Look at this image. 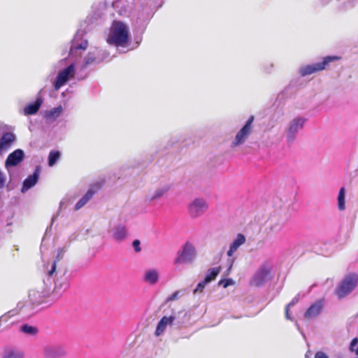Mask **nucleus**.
<instances>
[{
  "label": "nucleus",
  "instance_id": "nucleus-3",
  "mask_svg": "<svg viewBox=\"0 0 358 358\" xmlns=\"http://www.w3.org/2000/svg\"><path fill=\"white\" fill-rule=\"evenodd\" d=\"M129 39L127 27L122 22H115L110 31L107 42L116 46H125Z\"/></svg>",
  "mask_w": 358,
  "mask_h": 358
},
{
  "label": "nucleus",
  "instance_id": "nucleus-15",
  "mask_svg": "<svg viewBox=\"0 0 358 358\" xmlns=\"http://www.w3.org/2000/svg\"><path fill=\"white\" fill-rule=\"evenodd\" d=\"M254 116L249 117L243 127L238 131L236 135L235 140L233 142V145H239L245 142L248 136L250 135L252 130V124L254 121Z\"/></svg>",
  "mask_w": 358,
  "mask_h": 358
},
{
  "label": "nucleus",
  "instance_id": "nucleus-25",
  "mask_svg": "<svg viewBox=\"0 0 358 358\" xmlns=\"http://www.w3.org/2000/svg\"><path fill=\"white\" fill-rule=\"evenodd\" d=\"M16 140V136L12 132H6L0 138V149L6 150L10 147Z\"/></svg>",
  "mask_w": 358,
  "mask_h": 358
},
{
  "label": "nucleus",
  "instance_id": "nucleus-44",
  "mask_svg": "<svg viewBox=\"0 0 358 358\" xmlns=\"http://www.w3.org/2000/svg\"><path fill=\"white\" fill-rule=\"evenodd\" d=\"M358 338H354L350 343L349 349L350 351L354 350L358 346Z\"/></svg>",
  "mask_w": 358,
  "mask_h": 358
},
{
  "label": "nucleus",
  "instance_id": "nucleus-2",
  "mask_svg": "<svg viewBox=\"0 0 358 358\" xmlns=\"http://www.w3.org/2000/svg\"><path fill=\"white\" fill-rule=\"evenodd\" d=\"M63 249L59 248L57 255L48 271V277L43 280L46 289L43 296L51 294L60 296L69 287V274L66 266L57 265L63 257Z\"/></svg>",
  "mask_w": 358,
  "mask_h": 358
},
{
  "label": "nucleus",
  "instance_id": "nucleus-52",
  "mask_svg": "<svg viewBox=\"0 0 358 358\" xmlns=\"http://www.w3.org/2000/svg\"><path fill=\"white\" fill-rule=\"evenodd\" d=\"M66 59H67V57H65V58H64V59H60V60L58 62V65H59V66H60V65H62V64H63V63L66 62Z\"/></svg>",
  "mask_w": 358,
  "mask_h": 358
},
{
  "label": "nucleus",
  "instance_id": "nucleus-30",
  "mask_svg": "<svg viewBox=\"0 0 358 358\" xmlns=\"http://www.w3.org/2000/svg\"><path fill=\"white\" fill-rule=\"evenodd\" d=\"M221 268L218 267H213L208 268L206 271L204 279L208 284L210 283L216 279L219 273H220Z\"/></svg>",
  "mask_w": 358,
  "mask_h": 358
},
{
  "label": "nucleus",
  "instance_id": "nucleus-36",
  "mask_svg": "<svg viewBox=\"0 0 358 358\" xmlns=\"http://www.w3.org/2000/svg\"><path fill=\"white\" fill-rule=\"evenodd\" d=\"M76 79L78 80H83L86 79L89 76V72H85V69H82V64L80 66V69L78 72L76 71Z\"/></svg>",
  "mask_w": 358,
  "mask_h": 358
},
{
  "label": "nucleus",
  "instance_id": "nucleus-59",
  "mask_svg": "<svg viewBox=\"0 0 358 358\" xmlns=\"http://www.w3.org/2000/svg\"><path fill=\"white\" fill-rule=\"evenodd\" d=\"M357 278H358V277H357Z\"/></svg>",
  "mask_w": 358,
  "mask_h": 358
},
{
  "label": "nucleus",
  "instance_id": "nucleus-27",
  "mask_svg": "<svg viewBox=\"0 0 358 358\" xmlns=\"http://www.w3.org/2000/svg\"><path fill=\"white\" fill-rule=\"evenodd\" d=\"M289 217L285 215L280 217L275 222L271 223L270 226V231L268 233L278 234L284 227L285 223L287 222Z\"/></svg>",
  "mask_w": 358,
  "mask_h": 358
},
{
  "label": "nucleus",
  "instance_id": "nucleus-32",
  "mask_svg": "<svg viewBox=\"0 0 358 358\" xmlns=\"http://www.w3.org/2000/svg\"><path fill=\"white\" fill-rule=\"evenodd\" d=\"M341 11H346L355 7L358 0H336Z\"/></svg>",
  "mask_w": 358,
  "mask_h": 358
},
{
  "label": "nucleus",
  "instance_id": "nucleus-4",
  "mask_svg": "<svg viewBox=\"0 0 358 358\" xmlns=\"http://www.w3.org/2000/svg\"><path fill=\"white\" fill-rule=\"evenodd\" d=\"M109 56L110 53L105 49L99 48L91 49L83 58L82 69L95 67L103 62L107 61Z\"/></svg>",
  "mask_w": 358,
  "mask_h": 358
},
{
  "label": "nucleus",
  "instance_id": "nucleus-41",
  "mask_svg": "<svg viewBox=\"0 0 358 358\" xmlns=\"http://www.w3.org/2000/svg\"><path fill=\"white\" fill-rule=\"evenodd\" d=\"M208 285L206 281L205 280H203L200 281L195 289L193 290V293L195 294L197 292H203V289H205L206 286Z\"/></svg>",
  "mask_w": 358,
  "mask_h": 358
},
{
  "label": "nucleus",
  "instance_id": "nucleus-5",
  "mask_svg": "<svg viewBox=\"0 0 358 358\" xmlns=\"http://www.w3.org/2000/svg\"><path fill=\"white\" fill-rule=\"evenodd\" d=\"M152 8L146 10L147 14L138 10V14L136 20L134 22V41L137 46L141 43L143 34L145 32L148 22L151 17Z\"/></svg>",
  "mask_w": 358,
  "mask_h": 358
},
{
  "label": "nucleus",
  "instance_id": "nucleus-24",
  "mask_svg": "<svg viewBox=\"0 0 358 358\" xmlns=\"http://www.w3.org/2000/svg\"><path fill=\"white\" fill-rule=\"evenodd\" d=\"M143 280L151 285L157 284L159 280V273L155 268L147 269L142 278Z\"/></svg>",
  "mask_w": 358,
  "mask_h": 358
},
{
  "label": "nucleus",
  "instance_id": "nucleus-58",
  "mask_svg": "<svg viewBox=\"0 0 358 358\" xmlns=\"http://www.w3.org/2000/svg\"><path fill=\"white\" fill-rule=\"evenodd\" d=\"M296 326H297L298 329H299V324H296Z\"/></svg>",
  "mask_w": 358,
  "mask_h": 358
},
{
  "label": "nucleus",
  "instance_id": "nucleus-56",
  "mask_svg": "<svg viewBox=\"0 0 358 358\" xmlns=\"http://www.w3.org/2000/svg\"><path fill=\"white\" fill-rule=\"evenodd\" d=\"M305 358H311V357L309 356L308 354H306Z\"/></svg>",
  "mask_w": 358,
  "mask_h": 358
},
{
  "label": "nucleus",
  "instance_id": "nucleus-20",
  "mask_svg": "<svg viewBox=\"0 0 358 358\" xmlns=\"http://www.w3.org/2000/svg\"><path fill=\"white\" fill-rule=\"evenodd\" d=\"M110 232L113 238L117 242H122L126 240L129 235L127 227L121 224L114 226Z\"/></svg>",
  "mask_w": 358,
  "mask_h": 358
},
{
  "label": "nucleus",
  "instance_id": "nucleus-31",
  "mask_svg": "<svg viewBox=\"0 0 358 358\" xmlns=\"http://www.w3.org/2000/svg\"><path fill=\"white\" fill-rule=\"evenodd\" d=\"M63 108L61 105L55 107L49 110H46L44 117L47 120H55L62 113Z\"/></svg>",
  "mask_w": 358,
  "mask_h": 358
},
{
  "label": "nucleus",
  "instance_id": "nucleus-6",
  "mask_svg": "<svg viewBox=\"0 0 358 358\" xmlns=\"http://www.w3.org/2000/svg\"><path fill=\"white\" fill-rule=\"evenodd\" d=\"M45 290L47 289L45 287V289L41 292L42 297H44L43 292H44ZM41 296L39 292H34L32 294L29 293V301L24 303H19L17 304V308L19 309L20 313L26 317H29L31 315H34L36 313V306H38L39 304L43 303V300L41 299ZM46 296H47L45 297Z\"/></svg>",
  "mask_w": 358,
  "mask_h": 358
},
{
  "label": "nucleus",
  "instance_id": "nucleus-8",
  "mask_svg": "<svg viewBox=\"0 0 358 358\" xmlns=\"http://www.w3.org/2000/svg\"><path fill=\"white\" fill-rule=\"evenodd\" d=\"M338 59L339 57L337 56L329 55L324 57L321 62L301 66L298 70V73L302 77L311 75L325 69L329 63Z\"/></svg>",
  "mask_w": 358,
  "mask_h": 358
},
{
  "label": "nucleus",
  "instance_id": "nucleus-42",
  "mask_svg": "<svg viewBox=\"0 0 358 358\" xmlns=\"http://www.w3.org/2000/svg\"><path fill=\"white\" fill-rule=\"evenodd\" d=\"M132 247L136 252H140L141 251V241L139 239H135L132 241Z\"/></svg>",
  "mask_w": 358,
  "mask_h": 358
},
{
  "label": "nucleus",
  "instance_id": "nucleus-49",
  "mask_svg": "<svg viewBox=\"0 0 358 358\" xmlns=\"http://www.w3.org/2000/svg\"><path fill=\"white\" fill-rule=\"evenodd\" d=\"M291 89H292V83L287 87H285V89L282 92V93L280 94H282V96L287 95Z\"/></svg>",
  "mask_w": 358,
  "mask_h": 358
},
{
  "label": "nucleus",
  "instance_id": "nucleus-55",
  "mask_svg": "<svg viewBox=\"0 0 358 358\" xmlns=\"http://www.w3.org/2000/svg\"><path fill=\"white\" fill-rule=\"evenodd\" d=\"M352 352H355V354L358 356V346L354 350H352Z\"/></svg>",
  "mask_w": 358,
  "mask_h": 358
},
{
  "label": "nucleus",
  "instance_id": "nucleus-23",
  "mask_svg": "<svg viewBox=\"0 0 358 358\" xmlns=\"http://www.w3.org/2000/svg\"><path fill=\"white\" fill-rule=\"evenodd\" d=\"M181 315H183V317L186 315V313H183L182 311L174 312L171 311V314L169 316L170 319V327H173L176 329H180L184 324L185 321L181 317Z\"/></svg>",
  "mask_w": 358,
  "mask_h": 358
},
{
  "label": "nucleus",
  "instance_id": "nucleus-45",
  "mask_svg": "<svg viewBox=\"0 0 358 358\" xmlns=\"http://www.w3.org/2000/svg\"><path fill=\"white\" fill-rule=\"evenodd\" d=\"M299 296H300V294L299 293L298 294H296L293 299L287 305L288 306V307H292L294 306L296 303H298L299 300Z\"/></svg>",
  "mask_w": 358,
  "mask_h": 358
},
{
  "label": "nucleus",
  "instance_id": "nucleus-21",
  "mask_svg": "<svg viewBox=\"0 0 358 358\" xmlns=\"http://www.w3.org/2000/svg\"><path fill=\"white\" fill-rule=\"evenodd\" d=\"M41 90L38 93L36 100L28 103L24 108V114L25 115H32L38 113L43 102V99L41 95Z\"/></svg>",
  "mask_w": 358,
  "mask_h": 358
},
{
  "label": "nucleus",
  "instance_id": "nucleus-13",
  "mask_svg": "<svg viewBox=\"0 0 358 358\" xmlns=\"http://www.w3.org/2000/svg\"><path fill=\"white\" fill-rule=\"evenodd\" d=\"M208 206L206 201L203 198H195L188 204L187 210L192 218L201 216L208 210Z\"/></svg>",
  "mask_w": 358,
  "mask_h": 358
},
{
  "label": "nucleus",
  "instance_id": "nucleus-28",
  "mask_svg": "<svg viewBox=\"0 0 358 358\" xmlns=\"http://www.w3.org/2000/svg\"><path fill=\"white\" fill-rule=\"evenodd\" d=\"M170 319L171 318H169V316L167 315H164L162 317V319L159 321L155 329V334L156 336H159L162 335L165 331L166 327L168 325L170 326Z\"/></svg>",
  "mask_w": 358,
  "mask_h": 358
},
{
  "label": "nucleus",
  "instance_id": "nucleus-54",
  "mask_svg": "<svg viewBox=\"0 0 358 358\" xmlns=\"http://www.w3.org/2000/svg\"><path fill=\"white\" fill-rule=\"evenodd\" d=\"M65 92H66V93L68 95H69V94H72V93H73V91H72L71 90H70V89H66V90H65Z\"/></svg>",
  "mask_w": 358,
  "mask_h": 358
},
{
  "label": "nucleus",
  "instance_id": "nucleus-39",
  "mask_svg": "<svg viewBox=\"0 0 358 358\" xmlns=\"http://www.w3.org/2000/svg\"><path fill=\"white\" fill-rule=\"evenodd\" d=\"M2 358H23V355L20 352L10 351L6 352Z\"/></svg>",
  "mask_w": 358,
  "mask_h": 358
},
{
  "label": "nucleus",
  "instance_id": "nucleus-35",
  "mask_svg": "<svg viewBox=\"0 0 358 358\" xmlns=\"http://www.w3.org/2000/svg\"><path fill=\"white\" fill-rule=\"evenodd\" d=\"M261 70L263 73L271 74L274 71V64L273 63H264L261 66Z\"/></svg>",
  "mask_w": 358,
  "mask_h": 358
},
{
  "label": "nucleus",
  "instance_id": "nucleus-50",
  "mask_svg": "<svg viewBox=\"0 0 358 358\" xmlns=\"http://www.w3.org/2000/svg\"><path fill=\"white\" fill-rule=\"evenodd\" d=\"M289 308L290 307H288V306H286L285 307V317L287 319V320H292V317L289 315Z\"/></svg>",
  "mask_w": 358,
  "mask_h": 358
},
{
  "label": "nucleus",
  "instance_id": "nucleus-47",
  "mask_svg": "<svg viewBox=\"0 0 358 358\" xmlns=\"http://www.w3.org/2000/svg\"><path fill=\"white\" fill-rule=\"evenodd\" d=\"M315 358H329V357L324 352L318 351L315 354Z\"/></svg>",
  "mask_w": 358,
  "mask_h": 358
},
{
  "label": "nucleus",
  "instance_id": "nucleus-1",
  "mask_svg": "<svg viewBox=\"0 0 358 358\" xmlns=\"http://www.w3.org/2000/svg\"><path fill=\"white\" fill-rule=\"evenodd\" d=\"M84 34L85 31L79 29L70 41L68 57L74 59V62L58 71L52 83L55 91H58L72 78L76 76V62H77L78 58L80 57L82 51L85 50L88 46L87 40L83 38ZM68 46L69 44L64 47L62 52V55L68 52Z\"/></svg>",
  "mask_w": 358,
  "mask_h": 358
},
{
  "label": "nucleus",
  "instance_id": "nucleus-33",
  "mask_svg": "<svg viewBox=\"0 0 358 358\" xmlns=\"http://www.w3.org/2000/svg\"><path fill=\"white\" fill-rule=\"evenodd\" d=\"M61 157V152L59 150H52L49 152L48 157V164L52 167L55 166Z\"/></svg>",
  "mask_w": 358,
  "mask_h": 358
},
{
  "label": "nucleus",
  "instance_id": "nucleus-38",
  "mask_svg": "<svg viewBox=\"0 0 358 358\" xmlns=\"http://www.w3.org/2000/svg\"><path fill=\"white\" fill-rule=\"evenodd\" d=\"M64 204V201H62L59 203V210L57 211V213H56V215H54L52 217V220H51V222H50V224L49 227H47L46 229V231H45V235H47L49 232H50L51 231V229H52V226L53 224V222H55V220L57 218L58 215H59L60 213V210H61V208H62V205Z\"/></svg>",
  "mask_w": 358,
  "mask_h": 358
},
{
  "label": "nucleus",
  "instance_id": "nucleus-26",
  "mask_svg": "<svg viewBox=\"0 0 358 358\" xmlns=\"http://www.w3.org/2000/svg\"><path fill=\"white\" fill-rule=\"evenodd\" d=\"M245 242V237L242 234H238L236 238L229 245V249L227 251V256L231 257L238 248Z\"/></svg>",
  "mask_w": 358,
  "mask_h": 358
},
{
  "label": "nucleus",
  "instance_id": "nucleus-51",
  "mask_svg": "<svg viewBox=\"0 0 358 358\" xmlns=\"http://www.w3.org/2000/svg\"><path fill=\"white\" fill-rule=\"evenodd\" d=\"M68 94L66 93V92H63L61 94L62 99H63V101L64 102L67 101L69 99H70V96H66Z\"/></svg>",
  "mask_w": 358,
  "mask_h": 358
},
{
  "label": "nucleus",
  "instance_id": "nucleus-14",
  "mask_svg": "<svg viewBox=\"0 0 358 358\" xmlns=\"http://www.w3.org/2000/svg\"><path fill=\"white\" fill-rule=\"evenodd\" d=\"M24 159V152L22 149H16L8 155L5 161V168L7 169L10 178L11 174L10 169L20 164Z\"/></svg>",
  "mask_w": 358,
  "mask_h": 358
},
{
  "label": "nucleus",
  "instance_id": "nucleus-22",
  "mask_svg": "<svg viewBox=\"0 0 358 358\" xmlns=\"http://www.w3.org/2000/svg\"><path fill=\"white\" fill-rule=\"evenodd\" d=\"M324 306L323 299H318L315 303L311 304L310 307L304 313V317L306 319H313L317 316L322 312Z\"/></svg>",
  "mask_w": 358,
  "mask_h": 358
},
{
  "label": "nucleus",
  "instance_id": "nucleus-48",
  "mask_svg": "<svg viewBox=\"0 0 358 358\" xmlns=\"http://www.w3.org/2000/svg\"><path fill=\"white\" fill-rule=\"evenodd\" d=\"M234 259H229L227 260V263H228L229 266H228V268H227V270L226 271V275H228L229 273V272H230V271H231V269L232 268V266H233V264H234Z\"/></svg>",
  "mask_w": 358,
  "mask_h": 358
},
{
  "label": "nucleus",
  "instance_id": "nucleus-53",
  "mask_svg": "<svg viewBox=\"0 0 358 358\" xmlns=\"http://www.w3.org/2000/svg\"><path fill=\"white\" fill-rule=\"evenodd\" d=\"M331 0H321V3L323 4V5H327L328 4L329 2H330Z\"/></svg>",
  "mask_w": 358,
  "mask_h": 358
},
{
  "label": "nucleus",
  "instance_id": "nucleus-17",
  "mask_svg": "<svg viewBox=\"0 0 358 358\" xmlns=\"http://www.w3.org/2000/svg\"><path fill=\"white\" fill-rule=\"evenodd\" d=\"M163 4L162 0H140L138 10L147 14L146 10L152 8L151 16H153L155 11Z\"/></svg>",
  "mask_w": 358,
  "mask_h": 358
},
{
  "label": "nucleus",
  "instance_id": "nucleus-34",
  "mask_svg": "<svg viewBox=\"0 0 358 358\" xmlns=\"http://www.w3.org/2000/svg\"><path fill=\"white\" fill-rule=\"evenodd\" d=\"M337 200L338 210H344L345 209V188L344 187L339 189Z\"/></svg>",
  "mask_w": 358,
  "mask_h": 358
},
{
  "label": "nucleus",
  "instance_id": "nucleus-40",
  "mask_svg": "<svg viewBox=\"0 0 358 358\" xmlns=\"http://www.w3.org/2000/svg\"><path fill=\"white\" fill-rule=\"evenodd\" d=\"M234 281L231 278H223L218 282V285L222 286L224 288H227V287L234 285Z\"/></svg>",
  "mask_w": 358,
  "mask_h": 358
},
{
  "label": "nucleus",
  "instance_id": "nucleus-11",
  "mask_svg": "<svg viewBox=\"0 0 358 358\" xmlns=\"http://www.w3.org/2000/svg\"><path fill=\"white\" fill-rule=\"evenodd\" d=\"M271 268L266 263L262 264L250 280V285L255 287L264 286L268 280Z\"/></svg>",
  "mask_w": 358,
  "mask_h": 358
},
{
  "label": "nucleus",
  "instance_id": "nucleus-16",
  "mask_svg": "<svg viewBox=\"0 0 358 358\" xmlns=\"http://www.w3.org/2000/svg\"><path fill=\"white\" fill-rule=\"evenodd\" d=\"M41 173V166L40 165L36 166L32 174L28 176L22 182L21 187V192L25 193L29 189L34 187L40 178Z\"/></svg>",
  "mask_w": 358,
  "mask_h": 358
},
{
  "label": "nucleus",
  "instance_id": "nucleus-29",
  "mask_svg": "<svg viewBox=\"0 0 358 358\" xmlns=\"http://www.w3.org/2000/svg\"><path fill=\"white\" fill-rule=\"evenodd\" d=\"M20 331L27 336H34L38 334L39 329L36 326L24 323L20 326Z\"/></svg>",
  "mask_w": 358,
  "mask_h": 358
},
{
  "label": "nucleus",
  "instance_id": "nucleus-7",
  "mask_svg": "<svg viewBox=\"0 0 358 358\" xmlns=\"http://www.w3.org/2000/svg\"><path fill=\"white\" fill-rule=\"evenodd\" d=\"M357 275L351 273L346 275L338 285L335 289V294L339 299H341L351 293L357 285Z\"/></svg>",
  "mask_w": 358,
  "mask_h": 358
},
{
  "label": "nucleus",
  "instance_id": "nucleus-19",
  "mask_svg": "<svg viewBox=\"0 0 358 358\" xmlns=\"http://www.w3.org/2000/svg\"><path fill=\"white\" fill-rule=\"evenodd\" d=\"M101 185L99 183H96L92 187L90 188L87 192L81 197V199L76 203L74 209L78 210L83 208L90 200L92 199L93 196L100 189Z\"/></svg>",
  "mask_w": 358,
  "mask_h": 358
},
{
  "label": "nucleus",
  "instance_id": "nucleus-37",
  "mask_svg": "<svg viewBox=\"0 0 358 358\" xmlns=\"http://www.w3.org/2000/svg\"><path fill=\"white\" fill-rule=\"evenodd\" d=\"M182 294H183L182 291H181V290L176 291L167 297V299H166V303H168L171 301L178 300L181 296H182Z\"/></svg>",
  "mask_w": 358,
  "mask_h": 358
},
{
  "label": "nucleus",
  "instance_id": "nucleus-9",
  "mask_svg": "<svg viewBox=\"0 0 358 358\" xmlns=\"http://www.w3.org/2000/svg\"><path fill=\"white\" fill-rule=\"evenodd\" d=\"M308 119L298 116L292 119L285 131V136L287 143L292 144L296 138L297 134L303 129Z\"/></svg>",
  "mask_w": 358,
  "mask_h": 358
},
{
  "label": "nucleus",
  "instance_id": "nucleus-46",
  "mask_svg": "<svg viewBox=\"0 0 358 358\" xmlns=\"http://www.w3.org/2000/svg\"><path fill=\"white\" fill-rule=\"evenodd\" d=\"M12 311H9L8 313L2 315L1 317H0V327L1 326V323L2 322H6L8 320V318L10 317V313H11Z\"/></svg>",
  "mask_w": 358,
  "mask_h": 358
},
{
  "label": "nucleus",
  "instance_id": "nucleus-57",
  "mask_svg": "<svg viewBox=\"0 0 358 358\" xmlns=\"http://www.w3.org/2000/svg\"><path fill=\"white\" fill-rule=\"evenodd\" d=\"M313 285H312V286H310V287H309L308 292H310L311 291V289H312V287H313Z\"/></svg>",
  "mask_w": 358,
  "mask_h": 358
},
{
  "label": "nucleus",
  "instance_id": "nucleus-10",
  "mask_svg": "<svg viewBox=\"0 0 358 358\" xmlns=\"http://www.w3.org/2000/svg\"><path fill=\"white\" fill-rule=\"evenodd\" d=\"M170 189V184L163 183L160 184L155 189H149L144 198L145 203L147 205L157 203L168 193Z\"/></svg>",
  "mask_w": 358,
  "mask_h": 358
},
{
  "label": "nucleus",
  "instance_id": "nucleus-18",
  "mask_svg": "<svg viewBox=\"0 0 358 358\" xmlns=\"http://www.w3.org/2000/svg\"><path fill=\"white\" fill-rule=\"evenodd\" d=\"M66 353L65 348L60 345H49L44 348V356L46 358H61Z\"/></svg>",
  "mask_w": 358,
  "mask_h": 358
},
{
  "label": "nucleus",
  "instance_id": "nucleus-43",
  "mask_svg": "<svg viewBox=\"0 0 358 358\" xmlns=\"http://www.w3.org/2000/svg\"><path fill=\"white\" fill-rule=\"evenodd\" d=\"M6 178L4 173L0 170V189H3L5 186Z\"/></svg>",
  "mask_w": 358,
  "mask_h": 358
},
{
  "label": "nucleus",
  "instance_id": "nucleus-12",
  "mask_svg": "<svg viewBox=\"0 0 358 358\" xmlns=\"http://www.w3.org/2000/svg\"><path fill=\"white\" fill-rule=\"evenodd\" d=\"M196 257V250L189 242H186L175 259V264H187L192 262Z\"/></svg>",
  "mask_w": 358,
  "mask_h": 358
}]
</instances>
